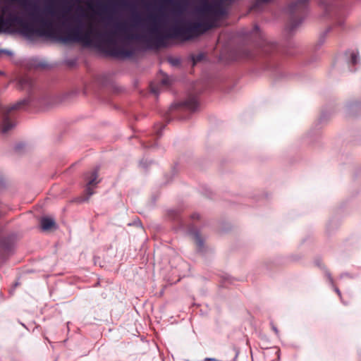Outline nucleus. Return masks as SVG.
I'll list each match as a JSON object with an SVG mask.
<instances>
[{"mask_svg":"<svg viewBox=\"0 0 361 361\" xmlns=\"http://www.w3.org/2000/svg\"><path fill=\"white\" fill-rule=\"evenodd\" d=\"M25 8L27 11L30 21L23 16L16 14H9L6 18L0 16V32H4L5 28H8L13 24H17L21 26V33L27 37H30L37 34L41 37L46 36L56 38L64 43L71 42H90L89 35L83 33L85 24L79 18H73V23H68L65 24L67 35L56 37L44 30L45 28H49L51 25L49 16L53 15L54 12L51 6H46L41 8L35 3L25 2Z\"/></svg>","mask_w":361,"mask_h":361,"instance_id":"nucleus-1","label":"nucleus"},{"mask_svg":"<svg viewBox=\"0 0 361 361\" xmlns=\"http://www.w3.org/2000/svg\"><path fill=\"white\" fill-rule=\"evenodd\" d=\"M188 233L195 243L197 251L201 254L204 253L206 251L205 239L201 235L200 231L196 227L191 226L188 229Z\"/></svg>","mask_w":361,"mask_h":361,"instance_id":"nucleus-8","label":"nucleus"},{"mask_svg":"<svg viewBox=\"0 0 361 361\" xmlns=\"http://www.w3.org/2000/svg\"><path fill=\"white\" fill-rule=\"evenodd\" d=\"M204 56L202 54H197L195 57L193 58L194 62H197L201 61L203 59Z\"/></svg>","mask_w":361,"mask_h":361,"instance_id":"nucleus-26","label":"nucleus"},{"mask_svg":"<svg viewBox=\"0 0 361 361\" xmlns=\"http://www.w3.org/2000/svg\"><path fill=\"white\" fill-rule=\"evenodd\" d=\"M310 0H295L290 3L286 8L289 15V23L286 29L293 33L305 20L309 8Z\"/></svg>","mask_w":361,"mask_h":361,"instance_id":"nucleus-5","label":"nucleus"},{"mask_svg":"<svg viewBox=\"0 0 361 361\" xmlns=\"http://www.w3.org/2000/svg\"><path fill=\"white\" fill-rule=\"evenodd\" d=\"M271 0H256L255 4L251 6L250 10L259 12L262 10L263 5L269 3Z\"/></svg>","mask_w":361,"mask_h":361,"instance_id":"nucleus-16","label":"nucleus"},{"mask_svg":"<svg viewBox=\"0 0 361 361\" xmlns=\"http://www.w3.org/2000/svg\"><path fill=\"white\" fill-rule=\"evenodd\" d=\"M247 57L249 58V59H252L255 57L254 56V54L250 51H247Z\"/></svg>","mask_w":361,"mask_h":361,"instance_id":"nucleus-29","label":"nucleus"},{"mask_svg":"<svg viewBox=\"0 0 361 361\" xmlns=\"http://www.w3.org/2000/svg\"><path fill=\"white\" fill-rule=\"evenodd\" d=\"M119 54L123 55L126 57H130L133 54V51L132 50L122 49Z\"/></svg>","mask_w":361,"mask_h":361,"instance_id":"nucleus-20","label":"nucleus"},{"mask_svg":"<svg viewBox=\"0 0 361 361\" xmlns=\"http://www.w3.org/2000/svg\"><path fill=\"white\" fill-rule=\"evenodd\" d=\"M344 277H348V278H350V279H355L357 277V275L355 274H351L350 273H348V272H345V273H342L341 275H340V278L341 279H343Z\"/></svg>","mask_w":361,"mask_h":361,"instance_id":"nucleus-21","label":"nucleus"},{"mask_svg":"<svg viewBox=\"0 0 361 361\" xmlns=\"http://www.w3.org/2000/svg\"><path fill=\"white\" fill-rule=\"evenodd\" d=\"M198 107L199 102L197 97L195 96L190 95L183 102L171 105L169 110V115L166 117V122H170L171 117L176 116V115H174V111L179 110L180 111L183 112L189 111L190 113H193L197 110Z\"/></svg>","mask_w":361,"mask_h":361,"instance_id":"nucleus-6","label":"nucleus"},{"mask_svg":"<svg viewBox=\"0 0 361 361\" xmlns=\"http://www.w3.org/2000/svg\"><path fill=\"white\" fill-rule=\"evenodd\" d=\"M24 147V144L23 143H18L16 145V149H22L23 147Z\"/></svg>","mask_w":361,"mask_h":361,"instance_id":"nucleus-30","label":"nucleus"},{"mask_svg":"<svg viewBox=\"0 0 361 361\" xmlns=\"http://www.w3.org/2000/svg\"><path fill=\"white\" fill-rule=\"evenodd\" d=\"M154 164H155L154 161L152 159H142V160H140L139 165L144 170L147 171L148 167H149L151 165Z\"/></svg>","mask_w":361,"mask_h":361,"instance_id":"nucleus-17","label":"nucleus"},{"mask_svg":"<svg viewBox=\"0 0 361 361\" xmlns=\"http://www.w3.org/2000/svg\"><path fill=\"white\" fill-rule=\"evenodd\" d=\"M240 34L246 37H254L259 35V27L257 25H255L251 30H243Z\"/></svg>","mask_w":361,"mask_h":361,"instance_id":"nucleus-14","label":"nucleus"},{"mask_svg":"<svg viewBox=\"0 0 361 361\" xmlns=\"http://www.w3.org/2000/svg\"><path fill=\"white\" fill-rule=\"evenodd\" d=\"M134 224H136V225H140L141 224L140 221H135Z\"/></svg>","mask_w":361,"mask_h":361,"instance_id":"nucleus-37","label":"nucleus"},{"mask_svg":"<svg viewBox=\"0 0 361 361\" xmlns=\"http://www.w3.org/2000/svg\"><path fill=\"white\" fill-rule=\"evenodd\" d=\"M350 73L356 72L360 67L361 59L359 51L357 49L346 50L342 56Z\"/></svg>","mask_w":361,"mask_h":361,"instance_id":"nucleus-7","label":"nucleus"},{"mask_svg":"<svg viewBox=\"0 0 361 361\" xmlns=\"http://www.w3.org/2000/svg\"><path fill=\"white\" fill-rule=\"evenodd\" d=\"M344 112L348 116H356L361 112V102L351 100L344 106Z\"/></svg>","mask_w":361,"mask_h":361,"instance_id":"nucleus-10","label":"nucleus"},{"mask_svg":"<svg viewBox=\"0 0 361 361\" xmlns=\"http://www.w3.org/2000/svg\"><path fill=\"white\" fill-rule=\"evenodd\" d=\"M41 228L43 231H49L51 228H56V224L52 218L44 216L40 220Z\"/></svg>","mask_w":361,"mask_h":361,"instance_id":"nucleus-12","label":"nucleus"},{"mask_svg":"<svg viewBox=\"0 0 361 361\" xmlns=\"http://www.w3.org/2000/svg\"><path fill=\"white\" fill-rule=\"evenodd\" d=\"M339 221L336 219H331L326 226V231L329 234H331L339 226Z\"/></svg>","mask_w":361,"mask_h":361,"instance_id":"nucleus-13","label":"nucleus"},{"mask_svg":"<svg viewBox=\"0 0 361 361\" xmlns=\"http://www.w3.org/2000/svg\"><path fill=\"white\" fill-rule=\"evenodd\" d=\"M212 27L213 23L207 18H203L198 20L177 22L163 31L153 27L149 36L132 35L128 36V38L145 42L149 48L160 47L165 45L166 39L178 38L189 39L193 35L204 33Z\"/></svg>","mask_w":361,"mask_h":361,"instance_id":"nucleus-2","label":"nucleus"},{"mask_svg":"<svg viewBox=\"0 0 361 361\" xmlns=\"http://www.w3.org/2000/svg\"><path fill=\"white\" fill-rule=\"evenodd\" d=\"M98 171H99V167H97L94 169L90 173V176L88 178L87 176L89 174L85 175V178L87 180V186L85 188V193L87 195V197L81 200V202H85L87 201L90 196H92L94 194V191L92 188H91V186L96 185L99 181L97 180L98 177Z\"/></svg>","mask_w":361,"mask_h":361,"instance_id":"nucleus-9","label":"nucleus"},{"mask_svg":"<svg viewBox=\"0 0 361 361\" xmlns=\"http://www.w3.org/2000/svg\"><path fill=\"white\" fill-rule=\"evenodd\" d=\"M168 61L173 66H177L180 64V59L178 58L169 57L168 58Z\"/></svg>","mask_w":361,"mask_h":361,"instance_id":"nucleus-19","label":"nucleus"},{"mask_svg":"<svg viewBox=\"0 0 361 361\" xmlns=\"http://www.w3.org/2000/svg\"><path fill=\"white\" fill-rule=\"evenodd\" d=\"M271 329H272V330L274 331V333L276 334V335L277 336H279V330H278L277 327H276V326L273 323H271Z\"/></svg>","mask_w":361,"mask_h":361,"instance_id":"nucleus-27","label":"nucleus"},{"mask_svg":"<svg viewBox=\"0 0 361 361\" xmlns=\"http://www.w3.org/2000/svg\"><path fill=\"white\" fill-rule=\"evenodd\" d=\"M161 84L163 85H169L170 84V78L167 75H165L161 80Z\"/></svg>","mask_w":361,"mask_h":361,"instance_id":"nucleus-22","label":"nucleus"},{"mask_svg":"<svg viewBox=\"0 0 361 361\" xmlns=\"http://www.w3.org/2000/svg\"><path fill=\"white\" fill-rule=\"evenodd\" d=\"M18 88L27 92V97L19 100L11 106H3L0 104V130L2 134H6L13 129L16 123L10 116L13 110H20L26 108L32 104L47 106L50 104L49 94L42 92L35 85L32 78L28 75H22L18 78Z\"/></svg>","mask_w":361,"mask_h":361,"instance_id":"nucleus-3","label":"nucleus"},{"mask_svg":"<svg viewBox=\"0 0 361 361\" xmlns=\"http://www.w3.org/2000/svg\"><path fill=\"white\" fill-rule=\"evenodd\" d=\"M4 72H2V71H0V75H4Z\"/></svg>","mask_w":361,"mask_h":361,"instance_id":"nucleus-40","label":"nucleus"},{"mask_svg":"<svg viewBox=\"0 0 361 361\" xmlns=\"http://www.w3.org/2000/svg\"><path fill=\"white\" fill-rule=\"evenodd\" d=\"M234 350L235 352V356H234V357H233L232 361H235V360H236V358H237V357L238 355V353H239L238 350H236L235 348H234Z\"/></svg>","mask_w":361,"mask_h":361,"instance_id":"nucleus-32","label":"nucleus"},{"mask_svg":"<svg viewBox=\"0 0 361 361\" xmlns=\"http://www.w3.org/2000/svg\"><path fill=\"white\" fill-rule=\"evenodd\" d=\"M325 276L327 278L328 282L329 285L332 287V288L334 290V291L338 294V295L340 297L341 300H342L341 293L338 288L334 286V279L329 271H325Z\"/></svg>","mask_w":361,"mask_h":361,"instance_id":"nucleus-15","label":"nucleus"},{"mask_svg":"<svg viewBox=\"0 0 361 361\" xmlns=\"http://www.w3.org/2000/svg\"><path fill=\"white\" fill-rule=\"evenodd\" d=\"M113 32H104L98 35V39L100 41H110L111 39Z\"/></svg>","mask_w":361,"mask_h":361,"instance_id":"nucleus-18","label":"nucleus"},{"mask_svg":"<svg viewBox=\"0 0 361 361\" xmlns=\"http://www.w3.org/2000/svg\"><path fill=\"white\" fill-rule=\"evenodd\" d=\"M0 54H6L8 56H13V52L6 49H0Z\"/></svg>","mask_w":361,"mask_h":361,"instance_id":"nucleus-25","label":"nucleus"},{"mask_svg":"<svg viewBox=\"0 0 361 361\" xmlns=\"http://www.w3.org/2000/svg\"><path fill=\"white\" fill-rule=\"evenodd\" d=\"M155 145L156 144H154V145H145V147H154Z\"/></svg>","mask_w":361,"mask_h":361,"instance_id":"nucleus-36","label":"nucleus"},{"mask_svg":"<svg viewBox=\"0 0 361 361\" xmlns=\"http://www.w3.org/2000/svg\"><path fill=\"white\" fill-rule=\"evenodd\" d=\"M116 30H118V31H123V30H124V27H123V25H117L116 26Z\"/></svg>","mask_w":361,"mask_h":361,"instance_id":"nucleus-31","label":"nucleus"},{"mask_svg":"<svg viewBox=\"0 0 361 361\" xmlns=\"http://www.w3.org/2000/svg\"><path fill=\"white\" fill-rule=\"evenodd\" d=\"M19 285V283L18 282H16L15 284H14V287H16Z\"/></svg>","mask_w":361,"mask_h":361,"instance_id":"nucleus-39","label":"nucleus"},{"mask_svg":"<svg viewBox=\"0 0 361 361\" xmlns=\"http://www.w3.org/2000/svg\"><path fill=\"white\" fill-rule=\"evenodd\" d=\"M257 55L259 58H264L266 68L273 72V77L276 80L288 78L285 70L279 66V59L285 54H288L283 49L275 42L262 38L259 44Z\"/></svg>","mask_w":361,"mask_h":361,"instance_id":"nucleus-4","label":"nucleus"},{"mask_svg":"<svg viewBox=\"0 0 361 361\" xmlns=\"http://www.w3.org/2000/svg\"><path fill=\"white\" fill-rule=\"evenodd\" d=\"M169 216H170L171 218H172V219H176V218H177V216H178V212H177V211H176V210H171V211H169Z\"/></svg>","mask_w":361,"mask_h":361,"instance_id":"nucleus-23","label":"nucleus"},{"mask_svg":"<svg viewBox=\"0 0 361 361\" xmlns=\"http://www.w3.org/2000/svg\"><path fill=\"white\" fill-rule=\"evenodd\" d=\"M165 128V125H162L161 126H159L158 128V129L156 130V135L158 136V137H160L161 135V132L163 130V129Z\"/></svg>","mask_w":361,"mask_h":361,"instance_id":"nucleus-24","label":"nucleus"},{"mask_svg":"<svg viewBox=\"0 0 361 361\" xmlns=\"http://www.w3.org/2000/svg\"><path fill=\"white\" fill-rule=\"evenodd\" d=\"M180 119H186L187 118V116H185V117H183V116H180L179 117Z\"/></svg>","mask_w":361,"mask_h":361,"instance_id":"nucleus-38","label":"nucleus"},{"mask_svg":"<svg viewBox=\"0 0 361 361\" xmlns=\"http://www.w3.org/2000/svg\"><path fill=\"white\" fill-rule=\"evenodd\" d=\"M200 216L197 214H195L192 216V219H199Z\"/></svg>","mask_w":361,"mask_h":361,"instance_id":"nucleus-35","label":"nucleus"},{"mask_svg":"<svg viewBox=\"0 0 361 361\" xmlns=\"http://www.w3.org/2000/svg\"><path fill=\"white\" fill-rule=\"evenodd\" d=\"M4 184H5V182H4V178L1 176H0V185H3Z\"/></svg>","mask_w":361,"mask_h":361,"instance_id":"nucleus-34","label":"nucleus"},{"mask_svg":"<svg viewBox=\"0 0 361 361\" xmlns=\"http://www.w3.org/2000/svg\"><path fill=\"white\" fill-rule=\"evenodd\" d=\"M151 91L154 94L158 93V91H157V88H155V87H152Z\"/></svg>","mask_w":361,"mask_h":361,"instance_id":"nucleus-33","label":"nucleus"},{"mask_svg":"<svg viewBox=\"0 0 361 361\" xmlns=\"http://www.w3.org/2000/svg\"><path fill=\"white\" fill-rule=\"evenodd\" d=\"M333 30V27L329 26L325 30L320 32L318 37V39L314 45L315 49H319L326 42V39L329 33Z\"/></svg>","mask_w":361,"mask_h":361,"instance_id":"nucleus-11","label":"nucleus"},{"mask_svg":"<svg viewBox=\"0 0 361 361\" xmlns=\"http://www.w3.org/2000/svg\"><path fill=\"white\" fill-rule=\"evenodd\" d=\"M343 24H344L343 19H338L336 23V26H338V27H342Z\"/></svg>","mask_w":361,"mask_h":361,"instance_id":"nucleus-28","label":"nucleus"}]
</instances>
